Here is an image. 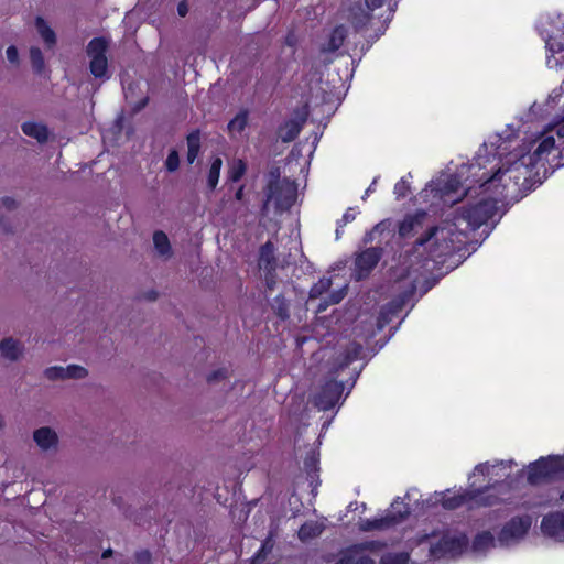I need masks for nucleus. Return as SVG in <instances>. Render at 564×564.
Instances as JSON below:
<instances>
[{
    "label": "nucleus",
    "mask_w": 564,
    "mask_h": 564,
    "mask_svg": "<svg viewBox=\"0 0 564 564\" xmlns=\"http://www.w3.org/2000/svg\"><path fill=\"white\" fill-rule=\"evenodd\" d=\"M482 167L480 173H486V176L480 182V187L486 192L496 193L503 199L512 197L520 184L525 183L530 176L529 166L522 162L521 158L507 159L497 169L492 166L486 170L484 165Z\"/></svg>",
    "instance_id": "obj_1"
},
{
    "label": "nucleus",
    "mask_w": 564,
    "mask_h": 564,
    "mask_svg": "<svg viewBox=\"0 0 564 564\" xmlns=\"http://www.w3.org/2000/svg\"><path fill=\"white\" fill-rule=\"evenodd\" d=\"M296 184L289 178H281L280 167L273 166L268 173V185L265 189V202L263 214L270 213L273 206L275 213H282L291 208L296 198Z\"/></svg>",
    "instance_id": "obj_2"
},
{
    "label": "nucleus",
    "mask_w": 564,
    "mask_h": 564,
    "mask_svg": "<svg viewBox=\"0 0 564 564\" xmlns=\"http://www.w3.org/2000/svg\"><path fill=\"white\" fill-rule=\"evenodd\" d=\"M455 228L456 224L431 228L426 236L416 241V245L424 247L432 257L447 254L454 250L456 243L462 242V232L456 234Z\"/></svg>",
    "instance_id": "obj_3"
},
{
    "label": "nucleus",
    "mask_w": 564,
    "mask_h": 564,
    "mask_svg": "<svg viewBox=\"0 0 564 564\" xmlns=\"http://www.w3.org/2000/svg\"><path fill=\"white\" fill-rule=\"evenodd\" d=\"M556 129H550L541 133L536 139L531 142V148L528 153L522 154L520 158L529 167L539 164L546 160L549 154L554 149H560L564 144V139L560 140L556 144Z\"/></svg>",
    "instance_id": "obj_4"
},
{
    "label": "nucleus",
    "mask_w": 564,
    "mask_h": 564,
    "mask_svg": "<svg viewBox=\"0 0 564 564\" xmlns=\"http://www.w3.org/2000/svg\"><path fill=\"white\" fill-rule=\"evenodd\" d=\"M499 214L498 202L496 198L481 199L475 205L465 208L462 212V218L473 229H477L484 224L492 220Z\"/></svg>",
    "instance_id": "obj_5"
},
{
    "label": "nucleus",
    "mask_w": 564,
    "mask_h": 564,
    "mask_svg": "<svg viewBox=\"0 0 564 564\" xmlns=\"http://www.w3.org/2000/svg\"><path fill=\"white\" fill-rule=\"evenodd\" d=\"M276 267L278 259L275 257V246L271 240H268L260 248L258 268L260 279L269 291H273L278 283Z\"/></svg>",
    "instance_id": "obj_6"
},
{
    "label": "nucleus",
    "mask_w": 564,
    "mask_h": 564,
    "mask_svg": "<svg viewBox=\"0 0 564 564\" xmlns=\"http://www.w3.org/2000/svg\"><path fill=\"white\" fill-rule=\"evenodd\" d=\"M109 47V42L102 37H94L89 41L86 52L90 57L89 70L96 78H102L108 69V58L106 53Z\"/></svg>",
    "instance_id": "obj_7"
},
{
    "label": "nucleus",
    "mask_w": 564,
    "mask_h": 564,
    "mask_svg": "<svg viewBox=\"0 0 564 564\" xmlns=\"http://www.w3.org/2000/svg\"><path fill=\"white\" fill-rule=\"evenodd\" d=\"M410 513V509L400 498H397L392 503L387 514L372 520H367L362 524L365 531L370 530H386L401 521H403Z\"/></svg>",
    "instance_id": "obj_8"
},
{
    "label": "nucleus",
    "mask_w": 564,
    "mask_h": 564,
    "mask_svg": "<svg viewBox=\"0 0 564 564\" xmlns=\"http://www.w3.org/2000/svg\"><path fill=\"white\" fill-rule=\"evenodd\" d=\"M467 545L465 535L443 534L438 541L430 542V555L433 558L454 557L460 554Z\"/></svg>",
    "instance_id": "obj_9"
},
{
    "label": "nucleus",
    "mask_w": 564,
    "mask_h": 564,
    "mask_svg": "<svg viewBox=\"0 0 564 564\" xmlns=\"http://www.w3.org/2000/svg\"><path fill=\"white\" fill-rule=\"evenodd\" d=\"M482 159L478 156L474 160V162L469 164H464L459 167L457 175L452 176L444 188L445 193L449 192H457L460 187H463L462 180L468 181L471 178V183H478L480 185V182L486 176V173H480L482 167Z\"/></svg>",
    "instance_id": "obj_10"
},
{
    "label": "nucleus",
    "mask_w": 564,
    "mask_h": 564,
    "mask_svg": "<svg viewBox=\"0 0 564 564\" xmlns=\"http://www.w3.org/2000/svg\"><path fill=\"white\" fill-rule=\"evenodd\" d=\"M319 564H376L366 545H354L338 553L336 557L326 555Z\"/></svg>",
    "instance_id": "obj_11"
},
{
    "label": "nucleus",
    "mask_w": 564,
    "mask_h": 564,
    "mask_svg": "<svg viewBox=\"0 0 564 564\" xmlns=\"http://www.w3.org/2000/svg\"><path fill=\"white\" fill-rule=\"evenodd\" d=\"M564 462L561 458L550 457L541 458L531 464L528 473L530 484H539L546 478H551L563 471Z\"/></svg>",
    "instance_id": "obj_12"
},
{
    "label": "nucleus",
    "mask_w": 564,
    "mask_h": 564,
    "mask_svg": "<svg viewBox=\"0 0 564 564\" xmlns=\"http://www.w3.org/2000/svg\"><path fill=\"white\" fill-rule=\"evenodd\" d=\"M532 520L529 516L514 517L501 529L498 541L501 545L517 543L528 533Z\"/></svg>",
    "instance_id": "obj_13"
},
{
    "label": "nucleus",
    "mask_w": 564,
    "mask_h": 564,
    "mask_svg": "<svg viewBox=\"0 0 564 564\" xmlns=\"http://www.w3.org/2000/svg\"><path fill=\"white\" fill-rule=\"evenodd\" d=\"M498 501V498L494 495H486L482 491L468 490L462 495L444 498L442 505L445 509L453 510L464 503L473 502L477 506H494Z\"/></svg>",
    "instance_id": "obj_14"
},
{
    "label": "nucleus",
    "mask_w": 564,
    "mask_h": 564,
    "mask_svg": "<svg viewBox=\"0 0 564 564\" xmlns=\"http://www.w3.org/2000/svg\"><path fill=\"white\" fill-rule=\"evenodd\" d=\"M382 256L380 247L367 248L357 254L355 260V275L357 280L366 278L371 270L378 264Z\"/></svg>",
    "instance_id": "obj_15"
},
{
    "label": "nucleus",
    "mask_w": 564,
    "mask_h": 564,
    "mask_svg": "<svg viewBox=\"0 0 564 564\" xmlns=\"http://www.w3.org/2000/svg\"><path fill=\"white\" fill-rule=\"evenodd\" d=\"M343 392L341 383L328 381L314 397V405L322 411H327L336 405Z\"/></svg>",
    "instance_id": "obj_16"
},
{
    "label": "nucleus",
    "mask_w": 564,
    "mask_h": 564,
    "mask_svg": "<svg viewBox=\"0 0 564 564\" xmlns=\"http://www.w3.org/2000/svg\"><path fill=\"white\" fill-rule=\"evenodd\" d=\"M542 532L555 540L564 536V512H553L545 516L541 523Z\"/></svg>",
    "instance_id": "obj_17"
},
{
    "label": "nucleus",
    "mask_w": 564,
    "mask_h": 564,
    "mask_svg": "<svg viewBox=\"0 0 564 564\" xmlns=\"http://www.w3.org/2000/svg\"><path fill=\"white\" fill-rule=\"evenodd\" d=\"M393 228L392 223L390 220H382L377 224L372 230L366 234L365 243L378 242L382 243L383 241L389 240L392 237Z\"/></svg>",
    "instance_id": "obj_18"
},
{
    "label": "nucleus",
    "mask_w": 564,
    "mask_h": 564,
    "mask_svg": "<svg viewBox=\"0 0 564 564\" xmlns=\"http://www.w3.org/2000/svg\"><path fill=\"white\" fill-rule=\"evenodd\" d=\"M373 11L375 10H369L367 7L365 9L360 4H355L349 9V15L347 19L356 30H360L370 24L371 20L373 19L371 13Z\"/></svg>",
    "instance_id": "obj_19"
},
{
    "label": "nucleus",
    "mask_w": 564,
    "mask_h": 564,
    "mask_svg": "<svg viewBox=\"0 0 564 564\" xmlns=\"http://www.w3.org/2000/svg\"><path fill=\"white\" fill-rule=\"evenodd\" d=\"M425 216V212H417L414 215L405 216L399 225L400 237H409L417 228H421Z\"/></svg>",
    "instance_id": "obj_20"
},
{
    "label": "nucleus",
    "mask_w": 564,
    "mask_h": 564,
    "mask_svg": "<svg viewBox=\"0 0 564 564\" xmlns=\"http://www.w3.org/2000/svg\"><path fill=\"white\" fill-rule=\"evenodd\" d=\"M348 31L344 25L336 26L328 36L326 43L323 44L324 52H335L340 48L347 37Z\"/></svg>",
    "instance_id": "obj_21"
},
{
    "label": "nucleus",
    "mask_w": 564,
    "mask_h": 564,
    "mask_svg": "<svg viewBox=\"0 0 564 564\" xmlns=\"http://www.w3.org/2000/svg\"><path fill=\"white\" fill-rule=\"evenodd\" d=\"M186 144H187V154L186 160L188 164H193L195 160L197 159L200 148H202V138H200V130L195 129L191 131L186 137Z\"/></svg>",
    "instance_id": "obj_22"
},
{
    "label": "nucleus",
    "mask_w": 564,
    "mask_h": 564,
    "mask_svg": "<svg viewBox=\"0 0 564 564\" xmlns=\"http://www.w3.org/2000/svg\"><path fill=\"white\" fill-rule=\"evenodd\" d=\"M33 438L43 449H48L57 443V435L51 427H40L35 430Z\"/></svg>",
    "instance_id": "obj_23"
},
{
    "label": "nucleus",
    "mask_w": 564,
    "mask_h": 564,
    "mask_svg": "<svg viewBox=\"0 0 564 564\" xmlns=\"http://www.w3.org/2000/svg\"><path fill=\"white\" fill-rule=\"evenodd\" d=\"M511 464L512 462L511 460H500V462H497L496 464H490V463H482V464H478L475 469H474V476H476V474H481V475H487V476H498V477H503V476H507V474H502L500 475L498 473V469H508L511 467Z\"/></svg>",
    "instance_id": "obj_24"
},
{
    "label": "nucleus",
    "mask_w": 564,
    "mask_h": 564,
    "mask_svg": "<svg viewBox=\"0 0 564 564\" xmlns=\"http://www.w3.org/2000/svg\"><path fill=\"white\" fill-rule=\"evenodd\" d=\"M21 129L25 135L34 138L41 143L48 139V130L45 124L28 121L22 124Z\"/></svg>",
    "instance_id": "obj_25"
},
{
    "label": "nucleus",
    "mask_w": 564,
    "mask_h": 564,
    "mask_svg": "<svg viewBox=\"0 0 564 564\" xmlns=\"http://www.w3.org/2000/svg\"><path fill=\"white\" fill-rule=\"evenodd\" d=\"M22 345L11 337L0 341L1 356L10 360H17L22 354Z\"/></svg>",
    "instance_id": "obj_26"
},
{
    "label": "nucleus",
    "mask_w": 564,
    "mask_h": 564,
    "mask_svg": "<svg viewBox=\"0 0 564 564\" xmlns=\"http://www.w3.org/2000/svg\"><path fill=\"white\" fill-rule=\"evenodd\" d=\"M302 129V122L299 120H290L285 122L280 129H279V138L283 142H291L293 141L300 133Z\"/></svg>",
    "instance_id": "obj_27"
},
{
    "label": "nucleus",
    "mask_w": 564,
    "mask_h": 564,
    "mask_svg": "<svg viewBox=\"0 0 564 564\" xmlns=\"http://www.w3.org/2000/svg\"><path fill=\"white\" fill-rule=\"evenodd\" d=\"M323 532V525L316 521L305 522L297 532L299 539L303 542L317 538Z\"/></svg>",
    "instance_id": "obj_28"
},
{
    "label": "nucleus",
    "mask_w": 564,
    "mask_h": 564,
    "mask_svg": "<svg viewBox=\"0 0 564 564\" xmlns=\"http://www.w3.org/2000/svg\"><path fill=\"white\" fill-rule=\"evenodd\" d=\"M35 25L47 47H53L56 44L55 32L51 29V26L42 17H37L35 19Z\"/></svg>",
    "instance_id": "obj_29"
},
{
    "label": "nucleus",
    "mask_w": 564,
    "mask_h": 564,
    "mask_svg": "<svg viewBox=\"0 0 564 564\" xmlns=\"http://www.w3.org/2000/svg\"><path fill=\"white\" fill-rule=\"evenodd\" d=\"M153 243L156 251L163 257H170L172 254V248L166 234L162 230H156L153 234Z\"/></svg>",
    "instance_id": "obj_30"
},
{
    "label": "nucleus",
    "mask_w": 564,
    "mask_h": 564,
    "mask_svg": "<svg viewBox=\"0 0 564 564\" xmlns=\"http://www.w3.org/2000/svg\"><path fill=\"white\" fill-rule=\"evenodd\" d=\"M247 127V109H240L234 119L228 122L227 129L231 137L240 134Z\"/></svg>",
    "instance_id": "obj_31"
},
{
    "label": "nucleus",
    "mask_w": 564,
    "mask_h": 564,
    "mask_svg": "<svg viewBox=\"0 0 564 564\" xmlns=\"http://www.w3.org/2000/svg\"><path fill=\"white\" fill-rule=\"evenodd\" d=\"M223 161L220 158H214L207 174V186L214 191L218 184Z\"/></svg>",
    "instance_id": "obj_32"
},
{
    "label": "nucleus",
    "mask_w": 564,
    "mask_h": 564,
    "mask_svg": "<svg viewBox=\"0 0 564 564\" xmlns=\"http://www.w3.org/2000/svg\"><path fill=\"white\" fill-rule=\"evenodd\" d=\"M495 545L494 535L490 532H482L478 534L473 543V549L476 552H484Z\"/></svg>",
    "instance_id": "obj_33"
},
{
    "label": "nucleus",
    "mask_w": 564,
    "mask_h": 564,
    "mask_svg": "<svg viewBox=\"0 0 564 564\" xmlns=\"http://www.w3.org/2000/svg\"><path fill=\"white\" fill-rule=\"evenodd\" d=\"M30 61L34 73L42 74L45 67V62L42 51L39 47L32 46L30 48Z\"/></svg>",
    "instance_id": "obj_34"
},
{
    "label": "nucleus",
    "mask_w": 564,
    "mask_h": 564,
    "mask_svg": "<svg viewBox=\"0 0 564 564\" xmlns=\"http://www.w3.org/2000/svg\"><path fill=\"white\" fill-rule=\"evenodd\" d=\"M271 306L281 319H286L289 317V304L282 295H278L273 300Z\"/></svg>",
    "instance_id": "obj_35"
},
{
    "label": "nucleus",
    "mask_w": 564,
    "mask_h": 564,
    "mask_svg": "<svg viewBox=\"0 0 564 564\" xmlns=\"http://www.w3.org/2000/svg\"><path fill=\"white\" fill-rule=\"evenodd\" d=\"M64 371L66 378L72 379H83L88 375L87 369L78 365H69L67 367H64Z\"/></svg>",
    "instance_id": "obj_36"
},
{
    "label": "nucleus",
    "mask_w": 564,
    "mask_h": 564,
    "mask_svg": "<svg viewBox=\"0 0 564 564\" xmlns=\"http://www.w3.org/2000/svg\"><path fill=\"white\" fill-rule=\"evenodd\" d=\"M402 284L405 286V291L401 295V301L394 306V311L401 308L405 301H408L415 291L413 280L405 278L402 280Z\"/></svg>",
    "instance_id": "obj_37"
},
{
    "label": "nucleus",
    "mask_w": 564,
    "mask_h": 564,
    "mask_svg": "<svg viewBox=\"0 0 564 564\" xmlns=\"http://www.w3.org/2000/svg\"><path fill=\"white\" fill-rule=\"evenodd\" d=\"M332 286L330 279H321L316 284H314L310 291L311 297H318L324 292L328 291Z\"/></svg>",
    "instance_id": "obj_38"
},
{
    "label": "nucleus",
    "mask_w": 564,
    "mask_h": 564,
    "mask_svg": "<svg viewBox=\"0 0 564 564\" xmlns=\"http://www.w3.org/2000/svg\"><path fill=\"white\" fill-rule=\"evenodd\" d=\"M274 545V541L272 539V535L270 534L262 543L260 551L258 554L252 558V562L256 563L260 560L265 558L267 554H269Z\"/></svg>",
    "instance_id": "obj_39"
},
{
    "label": "nucleus",
    "mask_w": 564,
    "mask_h": 564,
    "mask_svg": "<svg viewBox=\"0 0 564 564\" xmlns=\"http://www.w3.org/2000/svg\"><path fill=\"white\" fill-rule=\"evenodd\" d=\"M180 167V155L177 150H170L167 158L165 160V169L169 172H175Z\"/></svg>",
    "instance_id": "obj_40"
},
{
    "label": "nucleus",
    "mask_w": 564,
    "mask_h": 564,
    "mask_svg": "<svg viewBox=\"0 0 564 564\" xmlns=\"http://www.w3.org/2000/svg\"><path fill=\"white\" fill-rule=\"evenodd\" d=\"M408 555L405 553L387 554L381 558L380 564H406Z\"/></svg>",
    "instance_id": "obj_41"
},
{
    "label": "nucleus",
    "mask_w": 564,
    "mask_h": 564,
    "mask_svg": "<svg viewBox=\"0 0 564 564\" xmlns=\"http://www.w3.org/2000/svg\"><path fill=\"white\" fill-rule=\"evenodd\" d=\"M245 171H246V163L242 160H239L238 165L232 166L228 171V180L234 183L238 182L242 177Z\"/></svg>",
    "instance_id": "obj_42"
},
{
    "label": "nucleus",
    "mask_w": 564,
    "mask_h": 564,
    "mask_svg": "<svg viewBox=\"0 0 564 564\" xmlns=\"http://www.w3.org/2000/svg\"><path fill=\"white\" fill-rule=\"evenodd\" d=\"M44 375L48 380L66 379L64 367L61 366L46 368Z\"/></svg>",
    "instance_id": "obj_43"
},
{
    "label": "nucleus",
    "mask_w": 564,
    "mask_h": 564,
    "mask_svg": "<svg viewBox=\"0 0 564 564\" xmlns=\"http://www.w3.org/2000/svg\"><path fill=\"white\" fill-rule=\"evenodd\" d=\"M228 377V370L226 368H219L217 370L212 371L207 376V382L213 383L219 380L226 379Z\"/></svg>",
    "instance_id": "obj_44"
},
{
    "label": "nucleus",
    "mask_w": 564,
    "mask_h": 564,
    "mask_svg": "<svg viewBox=\"0 0 564 564\" xmlns=\"http://www.w3.org/2000/svg\"><path fill=\"white\" fill-rule=\"evenodd\" d=\"M410 185L408 181L401 180L394 185V194L398 198H403L408 195Z\"/></svg>",
    "instance_id": "obj_45"
},
{
    "label": "nucleus",
    "mask_w": 564,
    "mask_h": 564,
    "mask_svg": "<svg viewBox=\"0 0 564 564\" xmlns=\"http://www.w3.org/2000/svg\"><path fill=\"white\" fill-rule=\"evenodd\" d=\"M391 1L392 0H365V4L369 10H376L386 4L390 8Z\"/></svg>",
    "instance_id": "obj_46"
},
{
    "label": "nucleus",
    "mask_w": 564,
    "mask_h": 564,
    "mask_svg": "<svg viewBox=\"0 0 564 564\" xmlns=\"http://www.w3.org/2000/svg\"><path fill=\"white\" fill-rule=\"evenodd\" d=\"M7 58L11 64H18L19 63V52L18 48L14 45H10L7 48Z\"/></svg>",
    "instance_id": "obj_47"
},
{
    "label": "nucleus",
    "mask_w": 564,
    "mask_h": 564,
    "mask_svg": "<svg viewBox=\"0 0 564 564\" xmlns=\"http://www.w3.org/2000/svg\"><path fill=\"white\" fill-rule=\"evenodd\" d=\"M346 288H343L341 290H338L336 292H333L329 297L327 299L329 301V303L333 305V304H337L339 303L346 295Z\"/></svg>",
    "instance_id": "obj_48"
},
{
    "label": "nucleus",
    "mask_w": 564,
    "mask_h": 564,
    "mask_svg": "<svg viewBox=\"0 0 564 564\" xmlns=\"http://www.w3.org/2000/svg\"><path fill=\"white\" fill-rule=\"evenodd\" d=\"M316 464H317V458L315 456V453L312 452L306 458H305V462H304V465H305V468L308 470V471H314L316 470Z\"/></svg>",
    "instance_id": "obj_49"
},
{
    "label": "nucleus",
    "mask_w": 564,
    "mask_h": 564,
    "mask_svg": "<svg viewBox=\"0 0 564 564\" xmlns=\"http://www.w3.org/2000/svg\"><path fill=\"white\" fill-rule=\"evenodd\" d=\"M135 558L139 564H148L151 560V554L149 551L144 550V551L138 552L135 555Z\"/></svg>",
    "instance_id": "obj_50"
},
{
    "label": "nucleus",
    "mask_w": 564,
    "mask_h": 564,
    "mask_svg": "<svg viewBox=\"0 0 564 564\" xmlns=\"http://www.w3.org/2000/svg\"><path fill=\"white\" fill-rule=\"evenodd\" d=\"M389 323V318L387 316V312H386V308L381 311V314L380 316L378 317V321H377V327L378 329H382L387 324Z\"/></svg>",
    "instance_id": "obj_51"
},
{
    "label": "nucleus",
    "mask_w": 564,
    "mask_h": 564,
    "mask_svg": "<svg viewBox=\"0 0 564 564\" xmlns=\"http://www.w3.org/2000/svg\"><path fill=\"white\" fill-rule=\"evenodd\" d=\"M1 205L7 209L12 210L17 207V202L12 197H3L1 199Z\"/></svg>",
    "instance_id": "obj_52"
},
{
    "label": "nucleus",
    "mask_w": 564,
    "mask_h": 564,
    "mask_svg": "<svg viewBox=\"0 0 564 564\" xmlns=\"http://www.w3.org/2000/svg\"><path fill=\"white\" fill-rule=\"evenodd\" d=\"M149 104V97L145 96L142 99H140L133 107L134 111H141L143 108H145Z\"/></svg>",
    "instance_id": "obj_53"
},
{
    "label": "nucleus",
    "mask_w": 564,
    "mask_h": 564,
    "mask_svg": "<svg viewBox=\"0 0 564 564\" xmlns=\"http://www.w3.org/2000/svg\"><path fill=\"white\" fill-rule=\"evenodd\" d=\"M177 13L180 17H185L188 13V6L186 1H181L177 4Z\"/></svg>",
    "instance_id": "obj_54"
},
{
    "label": "nucleus",
    "mask_w": 564,
    "mask_h": 564,
    "mask_svg": "<svg viewBox=\"0 0 564 564\" xmlns=\"http://www.w3.org/2000/svg\"><path fill=\"white\" fill-rule=\"evenodd\" d=\"M354 219H355V215L351 213V209H348L344 214L341 223L339 224V226H345L346 224H348L349 221H351Z\"/></svg>",
    "instance_id": "obj_55"
},
{
    "label": "nucleus",
    "mask_w": 564,
    "mask_h": 564,
    "mask_svg": "<svg viewBox=\"0 0 564 564\" xmlns=\"http://www.w3.org/2000/svg\"><path fill=\"white\" fill-rule=\"evenodd\" d=\"M145 299L149 301H155L158 299V292L152 290L145 294Z\"/></svg>",
    "instance_id": "obj_56"
},
{
    "label": "nucleus",
    "mask_w": 564,
    "mask_h": 564,
    "mask_svg": "<svg viewBox=\"0 0 564 564\" xmlns=\"http://www.w3.org/2000/svg\"><path fill=\"white\" fill-rule=\"evenodd\" d=\"M329 305L332 304L329 303L328 300H323L318 305V312L325 311Z\"/></svg>",
    "instance_id": "obj_57"
},
{
    "label": "nucleus",
    "mask_w": 564,
    "mask_h": 564,
    "mask_svg": "<svg viewBox=\"0 0 564 564\" xmlns=\"http://www.w3.org/2000/svg\"><path fill=\"white\" fill-rule=\"evenodd\" d=\"M556 135L560 140L564 139V123L556 128Z\"/></svg>",
    "instance_id": "obj_58"
},
{
    "label": "nucleus",
    "mask_w": 564,
    "mask_h": 564,
    "mask_svg": "<svg viewBox=\"0 0 564 564\" xmlns=\"http://www.w3.org/2000/svg\"><path fill=\"white\" fill-rule=\"evenodd\" d=\"M243 189H245V186L242 185V186H240V187H239V189L237 191V193H236V198H237L238 200H241V199H242V196H243Z\"/></svg>",
    "instance_id": "obj_59"
},
{
    "label": "nucleus",
    "mask_w": 564,
    "mask_h": 564,
    "mask_svg": "<svg viewBox=\"0 0 564 564\" xmlns=\"http://www.w3.org/2000/svg\"><path fill=\"white\" fill-rule=\"evenodd\" d=\"M112 555V550L111 549H107L106 551H104L102 553V558H107V557H110Z\"/></svg>",
    "instance_id": "obj_60"
},
{
    "label": "nucleus",
    "mask_w": 564,
    "mask_h": 564,
    "mask_svg": "<svg viewBox=\"0 0 564 564\" xmlns=\"http://www.w3.org/2000/svg\"><path fill=\"white\" fill-rule=\"evenodd\" d=\"M560 500H561V502H564V491L561 494Z\"/></svg>",
    "instance_id": "obj_61"
},
{
    "label": "nucleus",
    "mask_w": 564,
    "mask_h": 564,
    "mask_svg": "<svg viewBox=\"0 0 564 564\" xmlns=\"http://www.w3.org/2000/svg\"><path fill=\"white\" fill-rule=\"evenodd\" d=\"M370 191H373V187H372V186H370V187L367 189V192H366V193H369Z\"/></svg>",
    "instance_id": "obj_62"
},
{
    "label": "nucleus",
    "mask_w": 564,
    "mask_h": 564,
    "mask_svg": "<svg viewBox=\"0 0 564 564\" xmlns=\"http://www.w3.org/2000/svg\"><path fill=\"white\" fill-rule=\"evenodd\" d=\"M469 189H471V185H468V187L465 189V193Z\"/></svg>",
    "instance_id": "obj_63"
},
{
    "label": "nucleus",
    "mask_w": 564,
    "mask_h": 564,
    "mask_svg": "<svg viewBox=\"0 0 564 564\" xmlns=\"http://www.w3.org/2000/svg\"><path fill=\"white\" fill-rule=\"evenodd\" d=\"M3 225V218H0V226Z\"/></svg>",
    "instance_id": "obj_64"
}]
</instances>
